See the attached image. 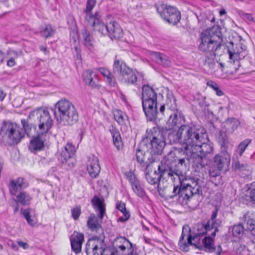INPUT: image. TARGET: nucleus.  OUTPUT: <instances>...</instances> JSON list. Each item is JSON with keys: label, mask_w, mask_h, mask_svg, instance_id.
<instances>
[{"label": "nucleus", "mask_w": 255, "mask_h": 255, "mask_svg": "<svg viewBox=\"0 0 255 255\" xmlns=\"http://www.w3.org/2000/svg\"><path fill=\"white\" fill-rule=\"evenodd\" d=\"M93 28L94 30H97L102 34L106 35L108 31V24L105 25L104 23L100 21Z\"/></svg>", "instance_id": "603ef678"}, {"label": "nucleus", "mask_w": 255, "mask_h": 255, "mask_svg": "<svg viewBox=\"0 0 255 255\" xmlns=\"http://www.w3.org/2000/svg\"><path fill=\"white\" fill-rule=\"evenodd\" d=\"M207 85L208 86L212 88L218 96H221L224 95L223 92L219 88L217 83L213 81H209L207 82Z\"/></svg>", "instance_id": "864d4df0"}, {"label": "nucleus", "mask_w": 255, "mask_h": 255, "mask_svg": "<svg viewBox=\"0 0 255 255\" xmlns=\"http://www.w3.org/2000/svg\"><path fill=\"white\" fill-rule=\"evenodd\" d=\"M110 131L112 135L113 139V143L118 150L122 146V141L121 134L116 128L114 126H112L110 128Z\"/></svg>", "instance_id": "e433bc0d"}, {"label": "nucleus", "mask_w": 255, "mask_h": 255, "mask_svg": "<svg viewBox=\"0 0 255 255\" xmlns=\"http://www.w3.org/2000/svg\"><path fill=\"white\" fill-rule=\"evenodd\" d=\"M147 170H148L146 169L145 172V178L147 181L151 185H154L158 183V189L160 188V182L162 178L163 179H166L167 180H171L170 176L167 175L166 176L165 175H163V174L165 172L170 171V173H171V174H173L175 172V170L173 171L170 168H167L165 166L163 165L162 162H161V163L158 166V170L159 171V173H157V171L155 170L153 172H149Z\"/></svg>", "instance_id": "9d476101"}, {"label": "nucleus", "mask_w": 255, "mask_h": 255, "mask_svg": "<svg viewBox=\"0 0 255 255\" xmlns=\"http://www.w3.org/2000/svg\"><path fill=\"white\" fill-rule=\"evenodd\" d=\"M74 41L75 43L74 45V50L76 53V56L77 58H81V50L80 49V45L79 42L76 40V39H74Z\"/></svg>", "instance_id": "e2e57ef3"}, {"label": "nucleus", "mask_w": 255, "mask_h": 255, "mask_svg": "<svg viewBox=\"0 0 255 255\" xmlns=\"http://www.w3.org/2000/svg\"><path fill=\"white\" fill-rule=\"evenodd\" d=\"M240 121L236 118H228L226 122V127L227 130L229 132H233L240 125Z\"/></svg>", "instance_id": "ea45409f"}, {"label": "nucleus", "mask_w": 255, "mask_h": 255, "mask_svg": "<svg viewBox=\"0 0 255 255\" xmlns=\"http://www.w3.org/2000/svg\"><path fill=\"white\" fill-rule=\"evenodd\" d=\"M75 152L74 146L71 143H68L61 151L58 159L62 164H67L69 166H71V164L73 166L72 156Z\"/></svg>", "instance_id": "2eb2a0df"}, {"label": "nucleus", "mask_w": 255, "mask_h": 255, "mask_svg": "<svg viewBox=\"0 0 255 255\" xmlns=\"http://www.w3.org/2000/svg\"><path fill=\"white\" fill-rule=\"evenodd\" d=\"M231 161V156L228 152H220L214 158L215 165L219 170L228 168Z\"/></svg>", "instance_id": "a211bd4d"}, {"label": "nucleus", "mask_w": 255, "mask_h": 255, "mask_svg": "<svg viewBox=\"0 0 255 255\" xmlns=\"http://www.w3.org/2000/svg\"><path fill=\"white\" fill-rule=\"evenodd\" d=\"M87 226L92 231L101 232L100 236L97 237H101L104 240L103 231L101 225L99 222L98 217L94 214H91L89 217L87 221Z\"/></svg>", "instance_id": "b1692460"}, {"label": "nucleus", "mask_w": 255, "mask_h": 255, "mask_svg": "<svg viewBox=\"0 0 255 255\" xmlns=\"http://www.w3.org/2000/svg\"><path fill=\"white\" fill-rule=\"evenodd\" d=\"M43 135H39L33 137L30 141L29 149L31 152H35L41 150L44 146V139L43 138Z\"/></svg>", "instance_id": "bb28decb"}, {"label": "nucleus", "mask_w": 255, "mask_h": 255, "mask_svg": "<svg viewBox=\"0 0 255 255\" xmlns=\"http://www.w3.org/2000/svg\"><path fill=\"white\" fill-rule=\"evenodd\" d=\"M115 120L121 126H127L128 123V118L125 113L119 110L114 111Z\"/></svg>", "instance_id": "4c0bfd02"}, {"label": "nucleus", "mask_w": 255, "mask_h": 255, "mask_svg": "<svg viewBox=\"0 0 255 255\" xmlns=\"http://www.w3.org/2000/svg\"><path fill=\"white\" fill-rule=\"evenodd\" d=\"M17 244L19 247H21L24 250L27 249L29 248V245L27 243L23 242L20 241H17Z\"/></svg>", "instance_id": "69168bd1"}, {"label": "nucleus", "mask_w": 255, "mask_h": 255, "mask_svg": "<svg viewBox=\"0 0 255 255\" xmlns=\"http://www.w3.org/2000/svg\"><path fill=\"white\" fill-rule=\"evenodd\" d=\"M84 241V235L77 232H74L70 237L72 250L78 254L81 252L82 246Z\"/></svg>", "instance_id": "aec40b11"}, {"label": "nucleus", "mask_w": 255, "mask_h": 255, "mask_svg": "<svg viewBox=\"0 0 255 255\" xmlns=\"http://www.w3.org/2000/svg\"><path fill=\"white\" fill-rule=\"evenodd\" d=\"M32 197L25 191L20 192L16 196L15 201L17 204H20L23 206L29 205Z\"/></svg>", "instance_id": "7c9ffc66"}, {"label": "nucleus", "mask_w": 255, "mask_h": 255, "mask_svg": "<svg viewBox=\"0 0 255 255\" xmlns=\"http://www.w3.org/2000/svg\"><path fill=\"white\" fill-rule=\"evenodd\" d=\"M1 131L12 144L19 143L24 136L23 128L16 123L10 122L3 123Z\"/></svg>", "instance_id": "6e6552de"}, {"label": "nucleus", "mask_w": 255, "mask_h": 255, "mask_svg": "<svg viewBox=\"0 0 255 255\" xmlns=\"http://www.w3.org/2000/svg\"><path fill=\"white\" fill-rule=\"evenodd\" d=\"M142 105L147 118L151 121L156 118L157 112V94L154 90L148 85L142 88Z\"/></svg>", "instance_id": "39448f33"}, {"label": "nucleus", "mask_w": 255, "mask_h": 255, "mask_svg": "<svg viewBox=\"0 0 255 255\" xmlns=\"http://www.w3.org/2000/svg\"><path fill=\"white\" fill-rule=\"evenodd\" d=\"M218 140L221 146L220 152H228V150L233 147V145L229 142L228 137L225 133H221L220 135Z\"/></svg>", "instance_id": "c9c22d12"}, {"label": "nucleus", "mask_w": 255, "mask_h": 255, "mask_svg": "<svg viewBox=\"0 0 255 255\" xmlns=\"http://www.w3.org/2000/svg\"><path fill=\"white\" fill-rule=\"evenodd\" d=\"M221 170L217 169H210L209 170V175L210 176L215 177L220 175V171Z\"/></svg>", "instance_id": "0e129e2a"}, {"label": "nucleus", "mask_w": 255, "mask_h": 255, "mask_svg": "<svg viewBox=\"0 0 255 255\" xmlns=\"http://www.w3.org/2000/svg\"><path fill=\"white\" fill-rule=\"evenodd\" d=\"M21 122L23 127L22 128L24 133H26V134L28 135L29 132L31 129L32 126L28 123L27 121L24 119L21 120Z\"/></svg>", "instance_id": "13d9d810"}, {"label": "nucleus", "mask_w": 255, "mask_h": 255, "mask_svg": "<svg viewBox=\"0 0 255 255\" xmlns=\"http://www.w3.org/2000/svg\"><path fill=\"white\" fill-rule=\"evenodd\" d=\"M217 63L214 60L208 58L206 60L205 65L207 66L209 69L212 71H215L216 67H217Z\"/></svg>", "instance_id": "680f3d73"}, {"label": "nucleus", "mask_w": 255, "mask_h": 255, "mask_svg": "<svg viewBox=\"0 0 255 255\" xmlns=\"http://www.w3.org/2000/svg\"><path fill=\"white\" fill-rule=\"evenodd\" d=\"M33 210L31 209H21V213L26 220L28 224L30 226H34L36 224V221L32 215Z\"/></svg>", "instance_id": "79ce46f5"}, {"label": "nucleus", "mask_w": 255, "mask_h": 255, "mask_svg": "<svg viewBox=\"0 0 255 255\" xmlns=\"http://www.w3.org/2000/svg\"><path fill=\"white\" fill-rule=\"evenodd\" d=\"M6 96V94L3 92L1 90H0V102L3 100L4 98Z\"/></svg>", "instance_id": "774afa93"}, {"label": "nucleus", "mask_w": 255, "mask_h": 255, "mask_svg": "<svg viewBox=\"0 0 255 255\" xmlns=\"http://www.w3.org/2000/svg\"><path fill=\"white\" fill-rule=\"evenodd\" d=\"M96 4V0H87L86 3V8L84 11V12L91 13Z\"/></svg>", "instance_id": "4d7b16f0"}, {"label": "nucleus", "mask_w": 255, "mask_h": 255, "mask_svg": "<svg viewBox=\"0 0 255 255\" xmlns=\"http://www.w3.org/2000/svg\"><path fill=\"white\" fill-rule=\"evenodd\" d=\"M58 109L59 117L57 120L63 126H70L78 120V112L73 103L65 99L59 101L55 105Z\"/></svg>", "instance_id": "7ed1b4c3"}, {"label": "nucleus", "mask_w": 255, "mask_h": 255, "mask_svg": "<svg viewBox=\"0 0 255 255\" xmlns=\"http://www.w3.org/2000/svg\"><path fill=\"white\" fill-rule=\"evenodd\" d=\"M84 45L89 50L94 48V39L89 31L84 29L82 32Z\"/></svg>", "instance_id": "473e14b6"}, {"label": "nucleus", "mask_w": 255, "mask_h": 255, "mask_svg": "<svg viewBox=\"0 0 255 255\" xmlns=\"http://www.w3.org/2000/svg\"><path fill=\"white\" fill-rule=\"evenodd\" d=\"M36 117L35 128L39 135H45L51 128L53 120L49 111L45 108H40L34 112Z\"/></svg>", "instance_id": "0eeeda50"}, {"label": "nucleus", "mask_w": 255, "mask_h": 255, "mask_svg": "<svg viewBox=\"0 0 255 255\" xmlns=\"http://www.w3.org/2000/svg\"><path fill=\"white\" fill-rule=\"evenodd\" d=\"M206 250L209 252H215L217 255H223L224 252L221 246L214 247L213 240L210 237H206L202 241Z\"/></svg>", "instance_id": "393cba45"}, {"label": "nucleus", "mask_w": 255, "mask_h": 255, "mask_svg": "<svg viewBox=\"0 0 255 255\" xmlns=\"http://www.w3.org/2000/svg\"><path fill=\"white\" fill-rule=\"evenodd\" d=\"M93 72L89 70L85 71L83 73V78L84 81L87 84L91 79L93 78Z\"/></svg>", "instance_id": "bf43d9fd"}, {"label": "nucleus", "mask_w": 255, "mask_h": 255, "mask_svg": "<svg viewBox=\"0 0 255 255\" xmlns=\"http://www.w3.org/2000/svg\"><path fill=\"white\" fill-rule=\"evenodd\" d=\"M93 205L98 212L99 218L102 220L105 214L106 208L100 199L97 197H94L92 200Z\"/></svg>", "instance_id": "f704fd0d"}, {"label": "nucleus", "mask_w": 255, "mask_h": 255, "mask_svg": "<svg viewBox=\"0 0 255 255\" xmlns=\"http://www.w3.org/2000/svg\"><path fill=\"white\" fill-rule=\"evenodd\" d=\"M127 176L133 191L139 197H143L145 195V191L141 186L139 181L136 176L131 172H128Z\"/></svg>", "instance_id": "6ab92c4d"}, {"label": "nucleus", "mask_w": 255, "mask_h": 255, "mask_svg": "<svg viewBox=\"0 0 255 255\" xmlns=\"http://www.w3.org/2000/svg\"><path fill=\"white\" fill-rule=\"evenodd\" d=\"M116 208L123 213V216L119 217L118 221L125 222L128 220L130 217V213L126 208V204L122 201H118L116 205Z\"/></svg>", "instance_id": "2f4dec72"}, {"label": "nucleus", "mask_w": 255, "mask_h": 255, "mask_svg": "<svg viewBox=\"0 0 255 255\" xmlns=\"http://www.w3.org/2000/svg\"><path fill=\"white\" fill-rule=\"evenodd\" d=\"M156 10L161 17L169 23L176 24L181 19L180 12L174 6L161 4L156 7Z\"/></svg>", "instance_id": "1a4fd4ad"}, {"label": "nucleus", "mask_w": 255, "mask_h": 255, "mask_svg": "<svg viewBox=\"0 0 255 255\" xmlns=\"http://www.w3.org/2000/svg\"><path fill=\"white\" fill-rule=\"evenodd\" d=\"M217 210L214 211L212 214L210 220L208 221L210 222L211 228L212 230H214V231L211 234L213 237H215L216 236V233L218 231L217 224L215 221L217 216Z\"/></svg>", "instance_id": "de8ad7c7"}, {"label": "nucleus", "mask_w": 255, "mask_h": 255, "mask_svg": "<svg viewBox=\"0 0 255 255\" xmlns=\"http://www.w3.org/2000/svg\"><path fill=\"white\" fill-rule=\"evenodd\" d=\"M252 139L246 138L243 140L237 147L236 152L240 157L242 156L247 147L251 143Z\"/></svg>", "instance_id": "37998d69"}, {"label": "nucleus", "mask_w": 255, "mask_h": 255, "mask_svg": "<svg viewBox=\"0 0 255 255\" xmlns=\"http://www.w3.org/2000/svg\"><path fill=\"white\" fill-rule=\"evenodd\" d=\"M211 230L210 222H207V223H198L194 228V235L192 236L193 240H198L199 236L204 235Z\"/></svg>", "instance_id": "5701e85b"}, {"label": "nucleus", "mask_w": 255, "mask_h": 255, "mask_svg": "<svg viewBox=\"0 0 255 255\" xmlns=\"http://www.w3.org/2000/svg\"><path fill=\"white\" fill-rule=\"evenodd\" d=\"M181 117H179L178 112H174L173 114L170 115L169 119L167 122L168 128L169 129L173 128L175 126L180 125Z\"/></svg>", "instance_id": "a19ab883"}, {"label": "nucleus", "mask_w": 255, "mask_h": 255, "mask_svg": "<svg viewBox=\"0 0 255 255\" xmlns=\"http://www.w3.org/2000/svg\"><path fill=\"white\" fill-rule=\"evenodd\" d=\"M96 79H94L93 78L92 79H91V80L89 81V82L87 83L89 85H90L91 87H96L98 86V84L96 82Z\"/></svg>", "instance_id": "338daca9"}, {"label": "nucleus", "mask_w": 255, "mask_h": 255, "mask_svg": "<svg viewBox=\"0 0 255 255\" xmlns=\"http://www.w3.org/2000/svg\"><path fill=\"white\" fill-rule=\"evenodd\" d=\"M128 68L123 60L117 59L114 61L113 65V73L121 77Z\"/></svg>", "instance_id": "c756f323"}, {"label": "nucleus", "mask_w": 255, "mask_h": 255, "mask_svg": "<svg viewBox=\"0 0 255 255\" xmlns=\"http://www.w3.org/2000/svg\"><path fill=\"white\" fill-rule=\"evenodd\" d=\"M235 154L233 157L232 166L235 171L242 172L248 171L249 170V166L247 163H241L238 160V157H235Z\"/></svg>", "instance_id": "72a5a7b5"}, {"label": "nucleus", "mask_w": 255, "mask_h": 255, "mask_svg": "<svg viewBox=\"0 0 255 255\" xmlns=\"http://www.w3.org/2000/svg\"><path fill=\"white\" fill-rule=\"evenodd\" d=\"M107 34L111 38L119 39L123 35V31L120 25L116 21L108 24Z\"/></svg>", "instance_id": "4be33fe9"}, {"label": "nucleus", "mask_w": 255, "mask_h": 255, "mask_svg": "<svg viewBox=\"0 0 255 255\" xmlns=\"http://www.w3.org/2000/svg\"><path fill=\"white\" fill-rule=\"evenodd\" d=\"M242 219L246 224V229L252 232H255V215L254 213L248 212L246 213Z\"/></svg>", "instance_id": "c85d7f7f"}, {"label": "nucleus", "mask_w": 255, "mask_h": 255, "mask_svg": "<svg viewBox=\"0 0 255 255\" xmlns=\"http://www.w3.org/2000/svg\"><path fill=\"white\" fill-rule=\"evenodd\" d=\"M170 172L163 174L170 176L171 181L174 182L172 194L168 195L170 198L178 195V202L182 205H186L192 197L202 192L197 181L188 180L180 170H175L173 174Z\"/></svg>", "instance_id": "f03ea898"}, {"label": "nucleus", "mask_w": 255, "mask_h": 255, "mask_svg": "<svg viewBox=\"0 0 255 255\" xmlns=\"http://www.w3.org/2000/svg\"><path fill=\"white\" fill-rule=\"evenodd\" d=\"M237 55H238V60L240 61V60L243 59L245 57V51L246 50V47L245 45L240 43L237 44Z\"/></svg>", "instance_id": "8fccbe9b"}, {"label": "nucleus", "mask_w": 255, "mask_h": 255, "mask_svg": "<svg viewBox=\"0 0 255 255\" xmlns=\"http://www.w3.org/2000/svg\"><path fill=\"white\" fill-rule=\"evenodd\" d=\"M234 250L236 254L241 255L246 250V246L239 242H236L234 246Z\"/></svg>", "instance_id": "6e6d98bb"}, {"label": "nucleus", "mask_w": 255, "mask_h": 255, "mask_svg": "<svg viewBox=\"0 0 255 255\" xmlns=\"http://www.w3.org/2000/svg\"><path fill=\"white\" fill-rule=\"evenodd\" d=\"M238 13L240 17L244 19L246 21L255 22V18L252 14L244 12L241 10H239Z\"/></svg>", "instance_id": "3c124183"}, {"label": "nucleus", "mask_w": 255, "mask_h": 255, "mask_svg": "<svg viewBox=\"0 0 255 255\" xmlns=\"http://www.w3.org/2000/svg\"><path fill=\"white\" fill-rule=\"evenodd\" d=\"M87 170L92 178H96L101 171L99 159L95 155H91L88 157Z\"/></svg>", "instance_id": "f3484780"}, {"label": "nucleus", "mask_w": 255, "mask_h": 255, "mask_svg": "<svg viewBox=\"0 0 255 255\" xmlns=\"http://www.w3.org/2000/svg\"><path fill=\"white\" fill-rule=\"evenodd\" d=\"M96 70L99 71L106 78V82L109 84L111 86L114 85L113 82V76H112L110 71L107 68L104 67H100Z\"/></svg>", "instance_id": "c03bdc74"}, {"label": "nucleus", "mask_w": 255, "mask_h": 255, "mask_svg": "<svg viewBox=\"0 0 255 255\" xmlns=\"http://www.w3.org/2000/svg\"><path fill=\"white\" fill-rule=\"evenodd\" d=\"M72 216L75 220H77L81 213V208L79 206L73 208L71 210Z\"/></svg>", "instance_id": "052dcab7"}, {"label": "nucleus", "mask_w": 255, "mask_h": 255, "mask_svg": "<svg viewBox=\"0 0 255 255\" xmlns=\"http://www.w3.org/2000/svg\"><path fill=\"white\" fill-rule=\"evenodd\" d=\"M232 47H228V52L229 55V68L231 69L230 73L234 74L236 73L240 67V62L238 60L237 55V44L234 45L233 43H231Z\"/></svg>", "instance_id": "4468645a"}, {"label": "nucleus", "mask_w": 255, "mask_h": 255, "mask_svg": "<svg viewBox=\"0 0 255 255\" xmlns=\"http://www.w3.org/2000/svg\"><path fill=\"white\" fill-rule=\"evenodd\" d=\"M54 33V30L49 24H47L41 27L40 31V35L45 38H48L52 36Z\"/></svg>", "instance_id": "a18cd8bd"}, {"label": "nucleus", "mask_w": 255, "mask_h": 255, "mask_svg": "<svg viewBox=\"0 0 255 255\" xmlns=\"http://www.w3.org/2000/svg\"><path fill=\"white\" fill-rule=\"evenodd\" d=\"M180 154V152L178 150H174L173 151H170L167 155L165 156L164 160L165 163L162 164L164 166H165L167 168L172 169L171 166L172 164H176L177 163V160H178V155ZM175 170H176L175 169ZM174 171V170H173Z\"/></svg>", "instance_id": "cd10ccee"}, {"label": "nucleus", "mask_w": 255, "mask_h": 255, "mask_svg": "<svg viewBox=\"0 0 255 255\" xmlns=\"http://www.w3.org/2000/svg\"><path fill=\"white\" fill-rule=\"evenodd\" d=\"M113 252L116 255H132L133 252L132 244L124 237L117 238L113 243Z\"/></svg>", "instance_id": "9b49d317"}, {"label": "nucleus", "mask_w": 255, "mask_h": 255, "mask_svg": "<svg viewBox=\"0 0 255 255\" xmlns=\"http://www.w3.org/2000/svg\"><path fill=\"white\" fill-rule=\"evenodd\" d=\"M221 33L218 27H213L204 31L200 36L199 49L204 52H213L220 47Z\"/></svg>", "instance_id": "20e7f679"}, {"label": "nucleus", "mask_w": 255, "mask_h": 255, "mask_svg": "<svg viewBox=\"0 0 255 255\" xmlns=\"http://www.w3.org/2000/svg\"><path fill=\"white\" fill-rule=\"evenodd\" d=\"M174 141L183 144L188 160H192L201 167L209 160L214 147L209 140L206 129L200 125H181L175 134Z\"/></svg>", "instance_id": "f257e3e1"}, {"label": "nucleus", "mask_w": 255, "mask_h": 255, "mask_svg": "<svg viewBox=\"0 0 255 255\" xmlns=\"http://www.w3.org/2000/svg\"><path fill=\"white\" fill-rule=\"evenodd\" d=\"M122 82L128 84L140 86L142 84L143 78L142 74H136L131 69L128 68L121 77Z\"/></svg>", "instance_id": "ddd939ff"}, {"label": "nucleus", "mask_w": 255, "mask_h": 255, "mask_svg": "<svg viewBox=\"0 0 255 255\" xmlns=\"http://www.w3.org/2000/svg\"><path fill=\"white\" fill-rule=\"evenodd\" d=\"M9 58L7 61V65L9 67H12L16 64L15 59H16L19 54L14 50H10L9 52Z\"/></svg>", "instance_id": "09e8293b"}, {"label": "nucleus", "mask_w": 255, "mask_h": 255, "mask_svg": "<svg viewBox=\"0 0 255 255\" xmlns=\"http://www.w3.org/2000/svg\"><path fill=\"white\" fill-rule=\"evenodd\" d=\"M229 230V231L231 230L234 237L240 238L244 233V227L242 224H239L230 227Z\"/></svg>", "instance_id": "49530a36"}, {"label": "nucleus", "mask_w": 255, "mask_h": 255, "mask_svg": "<svg viewBox=\"0 0 255 255\" xmlns=\"http://www.w3.org/2000/svg\"><path fill=\"white\" fill-rule=\"evenodd\" d=\"M153 133L150 130L146 131L145 137L140 142L141 146H144L146 150H150V152L155 154H161L165 145L164 140L162 139L161 135Z\"/></svg>", "instance_id": "423d86ee"}, {"label": "nucleus", "mask_w": 255, "mask_h": 255, "mask_svg": "<svg viewBox=\"0 0 255 255\" xmlns=\"http://www.w3.org/2000/svg\"><path fill=\"white\" fill-rule=\"evenodd\" d=\"M28 184L23 178L19 177L15 180H11L9 184V190L10 193L16 195L18 191L26 188Z\"/></svg>", "instance_id": "412c9836"}, {"label": "nucleus", "mask_w": 255, "mask_h": 255, "mask_svg": "<svg viewBox=\"0 0 255 255\" xmlns=\"http://www.w3.org/2000/svg\"><path fill=\"white\" fill-rule=\"evenodd\" d=\"M190 229L188 226H184L182 228V233L180 237L178 245L180 250L187 252L189 250V245H195V243H193V237L189 235Z\"/></svg>", "instance_id": "dca6fc26"}, {"label": "nucleus", "mask_w": 255, "mask_h": 255, "mask_svg": "<svg viewBox=\"0 0 255 255\" xmlns=\"http://www.w3.org/2000/svg\"><path fill=\"white\" fill-rule=\"evenodd\" d=\"M149 54L156 63L164 66H169L170 65V61L166 55L155 51H150Z\"/></svg>", "instance_id": "a878e982"}, {"label": "nucleus", "mask_w": 255, "mask_h": 255, "mask_svg": "<svg viewBox=\"0 0 255 255\" xmlns=\"http://www.w3.org/2000/svg\"><path fill=\"white\" fill-rule=\"evenodd\" d=\"M249 186V197L251 200L255 203V181L251 183Z\"/></svg>", "instance_id": "5fc2aeb1"}, {"label": "nucleus", "mask_w": 255, "mask_h": 255, "mask_svg": "<svg viewBox=\"0 0 255 255\" xmlns=\"http://www.w3.org/2000/svg\"><path fill=\"white\" fill-rule=\"evenodd\" d=\"M85 19L89 24L93 27V28L99 23L101 15L99 12H96L94 14L91 13H85Z\"/></svg>", "instance_id": "58836bf2"}, {"label": "nucleus", "mask_w": 255, "mask_h": 255, "mask_svg": "<svg viewBox=\"0 0 255 255\" xmlns=\"http://www.w3.org/2000/svg\"><path fill=\"white\" fill-rule=\"evenodd\" d=\"M140 146L141 148H138L136 151V161L142 166H146L147 170H148L150 163L153 162L154 160L152 157V153L146 150L144 146Z\"/></svg>", "instance_id": "f8f14e48"}]
</instances>
